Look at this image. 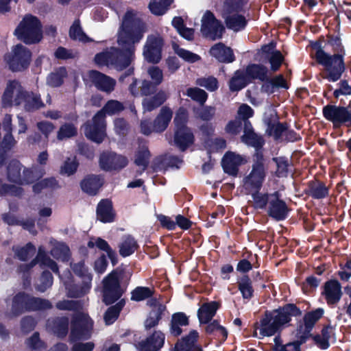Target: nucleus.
I'll use <instances>...</instances> for the list:
<instances>
[{"label": "nucleus", "instance_id": "obj_36", "mask_svg": "<svg viewBox=\"0 0 351 351\" xmlns=\"http://www.w3.org/2000/svg\"><path fill=\"white\" fill-rule=\"evenodd\" d=\"M248 83V78L245 71H237L229 82V88L231 91H239L243 88Z\"/></svg>", "mask_w": 351, "mask_h": 351}, {"label": "nucleus", "instance_id": "obj_23", "mask_svg": "<svg viewBox=\"0 0 351 351\" xmlns=\"http://www.w3.org/2000/svg\"><path fill=\"white\" fill-rule=\"evenodd\" d=\"M173 141L180 150L184 151L193 143L194 136L190 128L176 129Z\"/></svg>", "mask_w": 351, "mask_h": 351}, {"label": "nucleus", "instance_id": "obj_1", "mask_svg": "<svg viewBox=\"0 0 351 351\" xmlns=\"http://www.w3.org/2000/svg\"><path fill=\"white\" fill-rule=\"evenodd\" d=\"M146 31L147 26L141 14L135 10H128L117 32V43L121 49H119L117 62L124 66L116 67V69L123 70L131 64L134 58L136 45L142 40Z\"/></svg>", "mask_w": 351, "mask_h": 351}, {"label": "nucleus", "instance_id": "obj_7", "mask_svg": "<svg viewBox=\"0 0 351 351\" xmlns=\"http://www.w3.org/2000/svg\"><path fill=\"white\" fill-rule=\"evenodd\" d=\"M32 58L31 51L21 44L12 48L10 53L5 56V60L13 71H20L26 69Z\"/></svg>", "mask_w": 351, "mask_h": 351}, {"label": "nucleus", "instance_id": "obj_61", "mask_svg": "<svg viewBox=\"0 0 351 351\" xmlns=\"http://www.w3.org/2000/svg\"><path fill=\"white\" fill-rule=\"evenodd\" d=\"M147 74L155 86L160 85L163 81V72L156 66H149L147 69Z\"/></svg>", "mask_w": 351, "mask_h": 351}, {"label": "nucleus", "instance_id": "obj_45", "mask_svg": "<svg viewBox=\"0 0 351 351\" xmlns=\"http://www.w3.org/2000/svg\"><path fill=\"white\" fill-rule=\"evenodd\" d=\"M323 315V310L319 308L314 311L307 313L304 317V334L307 335L310 332L314 324Z\"/></svg>", "mask_w": 351, "mask_h": 351}, {"label": "nucleus", "instance_id": "obj_12", "mask_svg": "<svg viewBox=\"0 0 351 351\" xmlns=\"http://www.w3.org/2000/svg\"><path fill=\"white\" fill-rule=\"evenodd\" d=\"M163 39L158 35H151L147 37L144 46L143 56L149 62L158 63L161 59V49Z\"/></svg>", "mask_w": 351, "mask_h": 351}, {"label": "nucleus", "instance_id": "obj_16", "mask_svg": "<svg viewBox=\"0 0 351 351\" xmlns=\"http://www.w3.org/2000/svg\"><path fill=\"white\" fill-rule=\"evenodd\" d=\"M73 271L80 276H83L84 278V280L86 282V286L79 290L74 287L75 291L73 290V288L69 287L66 285V289H68V295L71 298H78L83 295H84L90 289V282L92 280L91 276L88 273L86 267L84 266V264L82 262H80L78 263L74 264L72 266Z\"/></svg>", "mask_w": 351, "mask_h": 351}, {"label": "nucleus", "instance_id": "obj_48", "mask_svg": "<svg viewBox=\"0 0 351 351\" xmlns=\"http://www.w3.org/2000/svg\"><path fill=\"white\" fill-rule=\"evenodd\" d=\"M173 0H152L149 5L150 11L155 15H162L168 10Z\"/></svg>", "mask_w": 351, "mask_h": 351}, {"label": "nucleus", "instance_id": "obj_11", "mask_svg": "<svg viewBox=\"0 0 351 351\" xmlns=\"http://www.w3.org/2000/svg\"><path fill=\"white\" fill-rule=\"evenodd\" d=\"M93 321L85 313H77L72 322L71 338L72 340L89 337L93 328Z\"/></svg>", "mask_w": 351, "mask_h": 351}, {"label": "nucleus", "instance_id": "obj_58", "mask_svg": "<svg viewBox=\"0 0 351 351\" xmlns=\"http://www.w3.org/2000/svg\"><path fill=\"white\" fill-rule=\"evenodd\" d=\"M78 162L75 156L68 158L60 168V173L66 176L73 174L77 169Z\"/></svg>", "mask_w": 351, "mask_h": 351}, {"label": "nucleus", "instance_id": "obj_26", "mask_svg": "<svg viewBox=\"0 0 351 351\" xmlns=\"http://www.w3.org/2000/svg\"><path fill=\"white\" fill-rule=\"evenodd\" d=\"M198 337L199 333L196 330H192L188 336L176 343V351H202L201 348L195 344Z\"/></svg>", "mask_w": 351, "mask_h": 351}, {"label": "nucleus", "instance_id": "obj_5", "mask_svg": "<svg viewBox=\"0 0 351 351\" xmlns=\"http://www.w3.org/2000/svg\"><path fill=\"white\" fill-rule=\"evenodd\" d=\"M14 34L26 45L37 44L43 39L42 25L37 17L27 14L19 23Z\"/></svg>", "mask_w": 351, "mask_h": 351}, {"label": "nucleus", "instance_id": "obj_14", "mask_svg": "<svg viewBox=\"0 0 351 351\" xmlns=\"http://www.w3.org/2000/svg\"><path fill=\"white\" fill-rule=\"evenodd\" d=\"M324 117L332 121L335 126H339L343 123L350 122L351 111L345 108L336 106H326L323 109Z\"/></svg>", "mask_w": 351, "mask_h": 351}, {"label": "nucleus", "instance_id": "obj_32", "mask_svg": "<svg viewBox=\"0 0 351 351\" xmlns=\"http://www.w3.org/2000/svg\"><path fill=\"white\" fill-rule=\"evenodd\" d=\"M103 184V180L98 176H90L81 182L83 191L89 195H95Z\"/></svg>", "mask_w": 351, "mask_h": 351}, {"label": "nucleus", "instance_id": "obj_55", "mask_svg": "<svg viewBox=\"0 0 351 351\" xmlns=\"http://www.w3.org/2000/svg\"><path fill=\"white\" fill-rule=\"evenodd\" d=\"M186 95L201 104H204L208 98V94L204 90L197 87L189 88Z\"/></svg>", "mask_w": 351, "mask_h": 351}, {"label": "nucleus", "instance_id": "obj_35", "mask_svg": "<svg viewBox=\"0 0 351 351\" xmlns=\"http://www.w3.org/2000/svg\"><path fill=\"white\" fill-rule=\"evenodd\" d=\"M189 324V318L184 313H176L172 315L171 321V333L174 336H178L182 332V326Z\"/></svg>", "mask_w": 351, "mask_h": 351}, {"label": "nucleus", "instance_id": "obj_29", "mask_svg": "<svg viewBox=\"0 0 351 351\" xmlns=\"http://www.w3.org/2000/svg\"><path fill=\"white\" fill-rule=\"evenodd\" d=\"M244 124V134L241 136L242 141L256 148L262 147L264 141L261 136L254 132L250 123L247 121H245Z\"/></svg>", "mask_w": 351, "mask_h": 351}, {"label": "nucleus", "instance_id": "obj_27", "mask_svg": "<svg viewBox=\"0 0 351 351\" xmlns=\"http://www.w3.org/2000/svg\"><path fill=\"white\" fill-rule=\"evenodd\" d=\"M211 56L222 62H232L234 60L232 50L223 43L215 45L210 50Z\"/></svg>", "mask_w": 351, "mask_h": 351}, {"label": "nucleus", "instance_id": "obj_28", "mask_svg": "<svg viewBox=\"0 0 351 351\" xmlns=\"http://www.w3.org/2000/svg\"><path fill=\"white\" fill-rule=\"evenodd\" d=\"M97 218L102 222L108 223L114 220V214L112 210V202L108 199L101 200L97 208Z\"/></svg>", "mask_w": 351, "mask_h": 351}, {"label": "nucleus", "instance_id": "obj_15", "mask_svg": "<svg viewBox=\"0 0 351 351\" xmlns=\"http://www.w3.org/2000/svg\"><path fill=\"white\" fill-rule=\"evenodd\" d=\"M128 163V160L125 156L114 153H104L99 160L101 168L106 171L122 169Z\"/></svg>", "mask_w": 351, "mask_h": 351}, {"label": "nucleus", "instance_id": "obj_10", "mask_svg": "<svg viewBox=\"0 0 351 351\" xmlns=\"http://www.w3.org/2000/svg\"><path fill=\"white\" fill-rule=\"evenodd\" d=\"M224 30L223 25L213 13L207 10L202 18L201 32L204 36L215 40L222 37Z\"/></svg>", "mask_w": 351, "mask_h": 351}, {"label": "nucleus", "instance_id": "obj_33", "mask_svg": "<svg viewBox=\"0 0 351 351\" xmlns=\"http://www.w3.org/2000/svg\"><path fill=\"white\" fill-rule=\"evenodd\" d=\"M29 295L21 293L17 294L12 300V315L17 316L26 311H29Z\"/></svg>", "mask_w": 351, "mask_h": 351}, {"label": "nucleus", "instance_id": "obj_50", "mask_svg": "<svg viewBox=\"0 0 351 351\" xmlns=\"http://www.w3.org/2000/svg\"><path fill=\"white\" fill-rule=\"evenodd\" d=\"M256 191H249L248 193L252 195L253 205L256 208H263L267 203H269V195L267 193H262Z\"/></svg>", "mask_w": 351, "mask_h": 351}, {"label": "nucleus", "instance_id": "obj_24", "mask_svg": "<svg viewBox=\"0 0 351 351\" xmlns=\"http://www.w3.org/2000/svg\"><path fill=\"white\" fill-rule=\"evenodd\" d=\"M169 97L167 91L160 89L153 97H146L143 100L144 111L151 112L161 106Z\"/></svg>", "mask_w": 351, "mask_h": 351}, {"label": "nucleus", "instance_id": "obj_63", "mask_svg": "<svg viewBox=\"0 0 351 351\" xmlns=\"http://www.w3.org/2000/svg\"><path fill=\"white\" fill-rule=\"evenodd\" d=\"M58 184L56 180L53 178L44 179L33 186V191L35 193H40L45 189H55L58 187Z\"/></svg>", "mask_w": 351, "mask_h": 351}, {"label": "nucleus", "instance_id": "obj_47", "mask_svg": "<svg viewBox=\"0 0 351 351\" xmlns=\"http://www.w3.org/2000/svg\"><path fill=\"white\" fill-rule=\"evenodd\" d=\"M69 36L73 40H78L82 43H87L91 41V39L88 38L86 34L83 32L80 21L76 20L72 25L69 31Z\"/></svg>", "mask_w": 351, "mask_h": 351}, {"label": "nucleus", "instance_id": "obj_52", "mask_svg": "<svg viewBox=\"0 0 351 351\" xmlns=\"http://www.w3.org/2000/svg\"><path fill=\"white\" fill-rule=\"evenodd\" d=\"M309 194L314 198H323L328 195V189L323 183L314 182L309 185Z\"/></svg>", "mask_w": 351, "mask_h": 351}, {"label": "nucleus", "instance_id": "obj_6", "mask_svg": "<svg viewBox=\"0 0 351 351\" xmlns=\"http://www.w3.org/2000/svg\"><path fill=\"white\" fill-rule=\"evenodd\" d=\"M267 175V167L263 154L257 151L250 173L243 179V188L247 191H256L262 187Z\"/></svg>", "mask_w": 351, "mask_h": 351}, {"label": "nucleus", "instance_id": "obj_38", "mask_svg": "<svg viewBox=\"0 0 351 351\" xmlns=\"http://www.w3.org/2000/svg\"><path fill=\"white\" fill-rule=\"evenodd\" d=\"M48 327L58 337H64L67 334L69 319L66 317L57 318L48 322Z\"/></svg>", "mask_w": 351, "mask_h": 351}, {"label": "nucleus", "instance_id": "obj_37", "mask_svg": "<svg viewBox=\"0 0 351 351\" xmlns=\"http://www.w3.org/2000/svg\"><path fill=\"white\" fill-rule=\"evenodd\" d=\"M50 243L53 246L50 251L52 256L58 260H62V261L68 260L70 255V250L67 245L56 241H51Z\"/></svg>", "mask_w": 351, "mask_h": 351}, {"label": "nucleus", "instance_id": "obj_46", "mask_svg": "<svg viewBox=\"0 0 351 351\" xmlns=\"http://www.w3.org/2000/svg\"><path fill=\"white\" fill-rule=\"evenodd\" d=\"M23 103L24 107L27 111L35 110L43 106L40 95L32 93L27 92Z\"/></svg>", "mask_w": 351, "mask_h": 351}, {"label": "nucleus", "instance_id": "obj_60", "mask_svg": "<svg viewBox=\"0 0 351 351\" xmlns=\"http://www.w3.org/2000/svg\"><path fill=\"white\" fill-rule=\"evenodd\" d=\"M188 121V112L184 108H180L173 119L176 129L189 128L186 124Z\"/></svg>", "mask_w": 351, "mask_h": 351}, {"label": "nucleus", "instance_id": "obj_31", "mask_svg": "<svg viewBox=\"0 0 351 351\" xmlns=\"http://www.w3.org/2000/svg\"><path fill=\"white\" fill-rule=\"evenodd\" d=\"M288 88V85L286 80L282 75H279L270 80L267 79L263 83L261 90L267 94L274 93L278 88Z\"/></svg>", "mask_w": 351, "mask_h": 351}, {"label": "nucleus", "instance_id": "obj_20", "mask_svg": "<svg viewBox=\"0 0 351 351\" xmlns=\"http://www.w3.org/2000/svg\"><path fill=\"white\" fill-rule=\"evenodd\" d=\"M288 213L287 206L279 197L278 192L269 195V214L277 220L284 219Z\"/></svg>", "mask_w": 351, "mask_h": 351}, {"label": "nucleus", "instance_id": "obj_21", "mask_svg": "<svg viewBox=\"0 0 351 351\" xmlns=\"http://www.w3.org/2000/svg\"><path fill=\"white\" fill-rule=\"evenodd\" d=\"M173 117V111L168 106H163L153 121V130L154 132H164L168 127Z\"/></svg>", "mask_w": 351, "mask_h": 351}, {"label": "nucleus", "instance_id": "obj_19", "mask_svg": "<svg viewBox=\"0 0 351 351\" xmlns=\"http://www.w3.org/2000/svg\"><path fill=\"white\" fill-rule=\"evenodd\" d=\"M165 335L160 331H155L152 335L139 341L136 347L138 351H158L164 344Z\"/></svg>", "mask_w": 351, "mask_h": 351}, {"label": "nucleus", "instance_id": "obj_39", "mask_svg": "<svg viewBox=\"0 0 351 351\" xmlns=\"http://www.w3.org/2000/svg\"><path fill=\"white\" fill-rule=\"evenodd\" d=\"M150 153L146 145L139 147L136 151L134 158V163L139 167L141 171H144L149 163Z\"/></svg>", "mask_w": 351, "mask_h": 351}, {"label": "nucleus", "instance_id": "obj_30", "mask_svg": "<svg viewBox=\"0 0 351 351\" xmlns=\"http://www.w3.org/2000/svg\"><path fill=\"white\" fill-rule=\"evenodd\" d=\"M274 49L275 45L274 43H270L262 48L263 52L268 54L267 58L271 64V69L273 71H276L279 69L283 60L281 53L278 51H274Z\"/></svg>", "mask_w": 351, "mask_h": 351}, {"label": "nucleus", "instance_id": "obj_4", "mask_svg": "<svg viewBox=\"0 0 351 351\" xmlns=\"http://www.w3.org/2000/svg\"><path fill=\"white\" fill-rule=\"evenodd\" d=\"M345 52L341 49L337 54L330 55L322 49H317L315 54L317 62L324 67V77L330 82H336L345 71L343 56Z\"/></svg>", "mask_w": 351, "mask_h": 351}, {"label": "nucleus", "instance_id": "obj_9", "mask_svg": "<svg viewBox=\"0 0 351 351\" xmlns=\"http://www.w3.org/2000/svg\"><path fill=\"white\" fill-rule=\"evenodd\" d=\"M27 93V92L19 81H9L2 96L3 106L7 108L11 107L13 105L19 106L23 104Z\"/></svg>", "mask_w": 351, "mask_h": 351}, {"label": "nucleus", "instance_id": "obj_57", "mask_svg": "<svg viewBox=\"0 0 351 351\" xmlns=\"http://www.w3.org/2000/svg\"><path fill=\"white\" fill-rule=\"evenodd\" d=\"M195 83L197 85L204 87L211 92L216 90L219 87L218 80L213 76L198 78Z\"/></svg>", "mask_w": 351, "mask_h": 351}, {"label": "nucleus", "instance_id": "obj_43", "mask_svg": "<svg viewBox=\"0 0 351 351\" xmlns=\"http://www.w3.org/2000/svg\"><path fill=\"white\" fill-rule=\"evenodd\" d=\"M45 173L43 168L34 167L32 169H24L23 170V184L32 183L41 178Z\"/></svg>", "mask_w": 351, "mask_h": 351}, {"label": "nucleus", "instance_id": "obj_13", "mask_svg": "<svg viewBox=\"0 0 351 351\" xmlns=\"http://www.w3.org/2000/svg\"><path fill=\"white\" fill-rule=\"evenodd\" d=\"M241 10L234 8L227 9L226 4L224 3L221 15L228 29L234 32H239L245 28L247 21L244 16L238 13Z\"/></svg>", "mask_w": 351, "mask_h": 351}, {"label": "nucleus", "instance_id": "obj_51", "mask_svg": "<svg viewBox=\"0 0 351 351\" xmlns=\"http://www.w3.org/2000/svg\"><path fill=\"white\" fill-rule=\"evenodd\" d=\"M238 284L239 289L241 292L243 298L247 300L250 299L254 292L250 279L244 276L239 280Z\"/></svg>", "mask_w": 351, "mask_h": 351}, {"label": "nucleus", "instance_id": "obj_59", "mask_svg": "<svg viewBox=\"0 0 351 351\" xmlns=\"http://www.w3.org/2000/svg\"><path fill=\"white\" fill-rule=\"evenodd\" d=\"M15 254L21 261H25L34 255L36 247L32 243H27L25 247L14 248Z\"/></svg>", "mask_w": 351, "mask_h": 351}, {"label": "nucleus", "instance_id": "obj_22", "mask_svg": "<svg viewBox=\"0 0 351 351\" xmlns=\"http://www.w3.org/2000/svg\"><path fill=\"white\" fill-rule=\"evenodd\" d=\"M324 295L328 304L337 303L342 295L339 282L337 280H330L326 282Z\"/></svg>", "mask_w": 351, "mask_h": 351}, {"label": "nucleus", "instance_id": "obj_44", "mask_svg": "<svg viewBox=\"0 0 351 351\" xmlns=\"http://www.w3.org/2000/svg\"><path fill=\"white\" fill-rule=\"evenodd\" d=\"M36 260L40 263L41 266H44L51 269L54 273L59 274L58 267L55 261L47 256L45 248L40 246L38 248Z\"/></svg>", "mask_w": 351, "mask_h": 351}, {"label": "nucleus", "instance_id": "obj_40", "mask_svg": "<svg viewBox=\"0 0 351 351\" xmlns=\"http://www.w3.org/2000/svg\"><path fill=\"white\" fill-rule=\"evenodd\" d=\"M245 72L248 80L250 78L258 79L265 82L267 79V69L262 65L252 64L249 66Z\"/></svg>", "mask_w": 351, "mask_h": 351}, {"label": "nucleus", "instance_id": "obj_2", "mask_svg": "<svg viewBox=\"0 0 351 351\" xmlns=\"http://www.w3.org/2000/svg\"><path fill=\"white\" fill-rule=\"evenodd\" d=\"M300 313V310L293 304H288L281 309L266 313L265 317L260 320V323H256L254 336L259 337L257 330H259V335L261 337L272 336L291 320V316Z\"/></svg>", "mask_w": 351, "mask_h": 351}, {"label": "nucleus", "instance_id": "obj_41", "mask_svg": "<svg viewBox=\"0 0 351 351\" xmlns=\"http://www.w3.org/2000/svg\"><path fill=\"white\" fill-rule=\"evenodd\" d=\"M138 245L134 239L127 236L119 245V253L125 257L133 254L137 249Z\"/></svg>", "mask_w": 351, "mask_h": 351}, {"label": "nucleus", "instance_id": "obj_18", "mask_svg": "<svg viewBox=\"0 0 351 351\" xmlns=\"http://www.w3.org/2000/svg\"><path fill=\"white\" fill-rule=\"evenodd\" d=\"M246 158L240 154L234 152H227L222 159V166L226 173L236 176L239 171V167L246 163Z\"/></svg>", "mask_w": 351, "mask_h": 351}, {"label": "nucleus", "instance_id": "obj_56", "mask_svg": "<svg viewBox=\"0 0 351 351\" xmlns=\"http://www.w3.org/2000/svg\"><path fill=\"white\" fill-rule=\"evenodd\" d=\"M27 306L29 311H36L50 308L51 304L48 300L29 295V306Z\"/></svg>", "mask_w": 351, "mask_h": 351}, {"label": "nucleus", "instance_id": "obj_8", "mask_svg": "<svg viewBox=\"0 0 351 351\" xmlns=\"http://www.w3.org/2000/svg\"><path fill=\"white\" fill-rule=\"evenodd\" d=\"M121 275L122 271L116 269L104 279V302L106 304L114 302L121 297L122 291L119 285V278Z\"/></svg>", "mask_w": 351, "mask_h": 351}, {"label": "nucleus", "instance_id": "obj_3", "mask_svg": "<svg viewBox=\"0 0 351 351\" xmlns=\"http://www.w3.org/2000/svg\"><path fill=\"white\" fill-rule=\"evenodd\" d=\"M124 109L117 100H110L93 118L92 123L84 125V134L87 138L96 143H101L106 136V114L114 115Z\"/></svg>", "mask_w": 351, "mask_h": 351}, {"label": "nucleus", "instance_id": "obj_17", "mask_svg": "<svg viewBox=\"0 0 351 351\" xmlns=\"http://www.w3.org/2000/svg\"><path fill=\"white\" fill-rule=\"evenodd\" d=\"M87 76L99 90L106 93L114 90L116 81L110 77L94 70L88 71Z\"/></svg>", "mask_w": 351, "mask_h": 351}, {"label": "nucleus", "instance_id": "obj_25", "mask_svg": "<svg viewBox=\"0 0 351 351\" xmlns=\"http://www.w3.org/2000/svg\"><path fill=\"white\" fill-rule=\"evenodd\" d=\"M219 304L215 301L204 303L198 309L197 317L201 324H208L215 315Z\"/></svg>", "mask_w": 351, "mask_h": 351}, {"label": "nucleus", "instance_id": "obj_53", "mask_svg": "<svg viewBox=\"0 0 351 351\" xmlns=\"http://www.w3.org/2000/svg\"><path fill=\"white\" fill-rule=\"evenodd\" d=\"M77 134L76 127L71 123H65L62 125L57 133V138L59 141L69 138Z\"/></svg>", "mask_w": 351, "mask_h": 351}, {"label": "nucleus", "instance_id": "obj_54", "mask_svg": "<svg viewBox=\"0 0 351 351\" xmlns=\"http://www.w3.org/2000/svg\"><path fill=\"white\" fill-rule=\"evenodd\" d=\"M88 246L89 247H93L96 246L101 250L106 252L108 257L112 260V261H113V259L115 256V252L110 248L105 240L101 238H97L95 241L90 240L88 242Z\"/></svg>", "mask_w": 351, "mask_h": 351}, {"label": "nucleus", "instance_id": "obj_62", "mask_svg": "<svg viewBox=\"0 0 351 351\" xmlns=\"http://www.w3.org/2000/svg\"><path fill=\"white\" fill-rule=\"evenodd\" d=\"M154 291L148 287H138L132 292V300L142 301L152 296Z\"/></svg>", "mask_w": 351, "mask_h": 351}, {"label": "nucleus", "instance_id": "obj_64", "mask_svg": "<svg viewBox=\"0 0 351 351\" xmlns=\"http://www.w3.org/2000/svg\"><path fill=\"white\" fill-rule=\"evenodd\" d=\"M147 304L150 307H152V311L149 315L153 317L155 315L160 320L162 313L165 311V306L154 298L149 300L147 302Z\"/></svg>", "mask_w": 351, "mask_h": 351}, {"label": "nucleus", "instance_id": "obj_34", "mask_svg": "<svg viewBox=\"0 0 351 351\" xmlns=\"http://www.w3.org/2000/svg\"><path fill=\"white\" fill-rule=\"evenodd\" d=\"M22 165L17 160H12L8 167V179L14 183L23 184V175L21 173Z\"/></svg>", "mask_w": 351, "mask_h": 351}, {"label": "nucleus", "instance_id": "obj_42", "mask_svg": "<svg viewBox=\"0 0 351 351\" xmlns=\"http://www.w3.org/2000/svg\"><path fill=\"white\" fill-rule=\"evenodd\" d=\"M172 47L174 52L186 62L194 63L201 60L199 55L180 47L176 43H172Z\"/></svg>", "mask_w": 351, "mask_h": 351}, {"label": "nucleus", "instance_id": "obj_49", "mask_svg": "<svg viewBox=\"0 0 351 351\" xmlns=\"http://www.w3.org/2000/svg\"><path fill=\"white\" fill-rule=\"evenodd\" d=\"M66 69L60 67L48 76L47 83L53 87L60 86L63 83L64 79L66 77Z\"/></svg>", "mask_w": 351, "mask_h": 351}]
</instances>
